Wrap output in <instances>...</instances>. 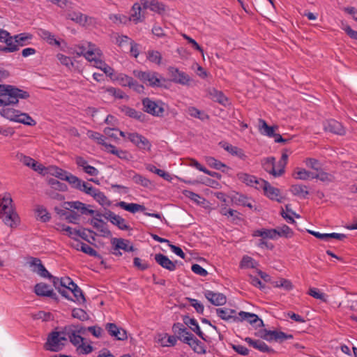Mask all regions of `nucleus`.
Segmentation results:
<instances>
[{
  "mask_svg": "<svg viewBox=\"0 0 357 357\" xmlns=\"http://www.w3.org/2000/svg\"><path fill=\"white\" fill-rule=\"evenodd\" d=\"M29 97L27 91L12 85L0 84V107H3L0 114L10 121L17 122L20 112L9 106L17 105L20 98L27 99Z\"/></svg>",
  "mask_w": 357,
  "mask_h": 357,
  "instance_id": "nucleus-1",
  "label": "nucleus"
},
{
  "mask_svg": "<svg viewBox=\"0 0 357 357\" xmlns=\"http://www.w3.org/2000/svg\"><path fill=\"white\" fill-rule=\"evenodd\" d=\"M13 199L10 194H5L0 202V217L3 222L10 227H15L19 224L20 218L12 206Z\"/></svg>",
  "mask_w": 357,
  "mask_h": 357,
  "instance_id": "nucleus-2",
  "label": "nucleus"
},
{
  "mask_svg": "<svg viewBox=\"0 0 357 357\" xmlns=\"http://www.w3.org/2000/svg\"><path fill=\"white\" fill-rule=\"evenodd\" d=\"M67 337L61 332L53 331L50 333L47 337V342L44 348L45 350L57 352L63 349L65 344L63 341H66Z\"/></svg>",
  "mask_w": 357,
  "mask_h": 357,
  "instance_id": "nucleus-3",
  "label": "nucleus"
},
{
  "mask_svg": "<svg viewBox=\"0 0 357 357\" xmlns=\"http://www.w3.org/2000/svg\"><path fill=\"white\" fill-rule=\"evenodd\" d=\"M144 112L154 116L161 117L163 116L165 104L161 100H153L149 98H144L142 100Z\"/></svg>",
  "mask_w": 357,
  "mask_h": 357,
  "instance_id": "nucleus-4",
  "label": "nucleus"
},
{
  "mask_svg": "<svg viewBox=\"0 0 357 357\" xmlns=\"http://www.w3.org/2000/svg\"><path fill=\"white\" fill-rule=\"evenodd\" d=\"M134 75L142 82L151 87L161 86V79L158 77L159 74L153 71L135 70Z\"/></svg>",
  "mask_w": 357,
  "mask_h": 357,
  "instance_id": "nucleus-5",
  "label": "nucleus"
},
{
  "mask_svg": "<svg viewBox=\"0 0 357 357\" xmlns=\"http://www.w3.org/2000/svg\"><path fill=\"white\" fill-rule=\"evenodd\" d=\"M27 263L31 268V271L41 278L52 277V274L46 269L39 258L31 257L29 258Z\"/></svg>",
  "mask_w": 357,
  "mask_h": 357,
  "instance_id": "nucleus-6",
  "label": "nucleus"
},
{
  "mask_svg": "<svg viewBox=\"0 0 357 357\" xmlns=\"http://www.w3.org/2000/svg\"><path fill=\"white\" fill-rule=\"evenodd\" d=\"M128 139L141 150L151 151V144L144 136L137 132L128 133Z\"/></svg>",
  "mask_w": 357,
  "mask_h": 357,
  "instance_id": "nucleus-7",
  "label": "nucleus"
},
{
  "mask_svg": "<svg viewBox=\"0 0 357 357\" xmlns=\"http://www.w3.org/2000/svg\"><path fill=\"white\" fill-rule=\"evenodd\" d=\"M168 71L172 77V80L174 83L181 85H189L191 82L190 77L185 73L179 70L177 68L170 66Z\"/></svg>",
  "mask_w": 357,
  "mask_h": 357,
  "instance_id": "nucleus-8",
  "label": "nucleus"
},
{
  "mask_svg": "<svg viewBox=\"0 0 357 357\" xmlns=\"http://www.w3.org/2000/svg\"><path fill=\"white\" fill-rule=\"evenodd\" d=\"M34 292L39 296L49 297L55 301L58 300L56 294L47 284L44 282L37 283L34 287Z\"/></svg>",
  "mask_w": 357,
  "mask_h": 357,
  "instance_id": "nucleus-9",
  "label": "nucleus"
},
{
  "mask_svg": "<svg viewBox=\"0 0 357 357\" xmlns=\"http://www.w3.org/2000/svg\"><path fill=\"white\" fill-rule=\"evenodd\" d=\"M238 315L239 317L234 318V321H242L246 320L250 324H256L257 327H261L264 326L263 321L259 319L256 314L241 311L238 313Z\"/></svg>",
  "mask_w": 357,
  "mask_h": 357,
  "instance_id": "nucleus-10",
  "label": "nucleus"
},
{
  "mask_svg": "<svg viewBox=\"0 0 357 357\" xmlns=\"http://www.w3.org/2000/svg\"><path fill=\"white\" fill-rule=\"evenodd\" d=\"M324 128L326 132H330L339 135H344L345 130L342 125L334 119H330L324 123Z\"/></svg>",
  "mask_w": 357,
  "mask_h": 357,
  "instance_id": "nucleus-11",
  "label": "nucleus"
},
{
  "mask_svg": "<svg viewBox=\"0 0 357 357\" xmlns=\"http://www.w3.org/2000/svg\"><path fill=\"white\" fill-rule=\"evenodd\" d=\"M154 259L160 266L169 271H174L176 268L178 261H172L166 255L161 253L155 254Z\"/></svg>",
  "mask_w": 357,
  "mask_h": 357,
  "instance_id": "nucleus-12",
  "label": "nucleus"
},
{
  "mask_svg": "<svg viewBox=\"0 0 357 357\" xmlns=\"http://www.w3.org/2000/svg\"><path fill=\"white\" fill-rule=\"evenodd\" d=\"M261 165L264 169L274 177H279L281 176L282 171H277L275 169V157H267L261 160Z\"/></svg>",
  "mask_w": 357,
  "mask_h": 357,
  "instance_id": "nucleus-13",
  "label": "nucleus"
},
{
  "mask_svg": "<svg viewBox=\"0 0 357 357\" xmlns=\"http://www.w3.org/2000/svg\"><path fill=\"white\" fill-rule=\"evenodd\" d=\"M204 296L211 304L215 306L223 305L227 302L226 296L222 293L206 290L204 292Z\"/></svg>",
  "mask_w": 357,
  "mask_h": 357,
  "instance_id": "nucleus-14",
  "label": "nucleus"
},
{
  "mask_svg": "<svg viewBox=\"0 0 357 357\" xmlns=\"http://www.w3.org/2000/svg\"><path fill=\"white\" fill-rule=\"evenodd\" d=\"M105 328L111 336L118 340H125L128 337L126 331L119 328L115 324L108 323L106 324Z\"/></svg>",
  "mask_w": 357,
  "mask_h": 357,
  "instance_id": "nucleus-15",
  "label": "nucleus"
},
{
  "mask_svg": "<svg viewBox=\"0 0 357 357\" xmlns=\"http://www.w3.org/2000/svg\"><path fill=\"white\" fill-rule=\"evenodd\" d=\"M183 343L188 344L197 354H203L206 353L204 344L196 338L192 333V335L189 336V338L186 337L183 339Z\"/></svg>",
  "mask_w": 357,
  "mask_h": 357,
  "instance_id": "nucleus-16",
  "label": "nucleus"
},
{
  "mask_svg": "<svg viewBox=\"0 0 357 357\" xmlns=\"http://www.w3.org/2000/svg\"><path fill=\"white\" fill-rule=\"evenodd\" d=\"M219 146L224 149L226 151L229 153L231 155L237 156L241 160H245L247 158L243 149L237 146H233L226 142H220L219 143Z\"/></svg>",
  "mask_w": 357,
  "mask_h": 357,
  "instance_id": "nucleus-17",
  "label": "nucleus"
},
{
  "mask_svg": "<svg viewBox=\"0 0 357 357\" xmlns=\"http://www.w3.org/2000/svg\"><path fill=\"white\" fill-rule=\"evenodd\" d=\"M121 112L125 115L136 119L140 122H144L146 119V115L140 111H137L134 108L126 105H122L119 107Z\"/></svg>",
  "mask_w": 357,
  "mask_h": 357,
  "instance_id": "nucleus-18",
  "label": "nucleus"
},
{
  "mask_svg": "<svg viewBox=\"0 0 357 357\" xmlns=\"http://www.w3.org/2000/svg\"><path fill=\"white\" fill-rule=\"evenodd\" d=\"M184 324L188 326L193 332H195L203 340H206V336L201 331L197 321L195 318H190L189 316L185 315L183 317Z\"/></svg>",
  "mask_w": 357,
  "mask_h": 357,
  "instance_id": "nucleus-19",
  "label": "nucleus"
},
{
  "mask_svg": "<svg viewBox=\"0 0 357 357\" xmlns=\"http://www.w3.org/2000/svg\"><path fill=\"white\" fill-rule=\"evenodd\" d=\"M112 243L115 250H123L125 252H133L135 250L129 240L114 238L112 240Z\"/></svg>",
  "mask_w": 357,
  "mask_h": 357,
  "instance_id": "nucleus-20",
  "label": "nucleus"
},
{
  "mask_svg": "<svg viewBox=\"0 0 357 357\" xmlns=\"http://www.w3.org/2000/svg\"><path fill=\"white\" fill-rule=\"evenodd\" d=\"M90 224L96 229L104 237H108L111 235V231L107 228V225L100 218H93Z\"/></svg>",
  "mask_w": 357,
  "mask_h": 357,
  "instance_id": "nucleus-21",
  "label": "nucleus"
},
{
  "mask_svg": "<svg viewBox=\"0 0 357 357\" xmlns=\"http://www.w3.org/2000/svg\"><path fill=\"white\" fill-rule=\"evenodd\" d=\"M19 159L24 165L31 167L36 172L42 173L45 169V167L43 165L38 164V162L34 159L29 156L21 154L19 156Z\"/></svg>",
  "mask_w": 357,
  "mask_h": 357,
  "instance_id": "nucleus-22",
  "label": "nucleus"
},
{
  "mask_svg": "<svg viewBox=\"0 0 357 357\" xmlns=\"http://www.w3.org/2000/svg\"><path fill=\"white\" fill-rule=\"evenodd\" d=\"M307 232L316 238L325 241H329L331 238H335L339 241H342L346 238V235L344 234H338V233H331V234H321L318 231H314L312 230H307Z\"/></svg>",
  "mask_w": 357,
  "mask_h": 357,
  "instance_id": "nucleus-23",
  "label": "nucleus"
},
{
  "mask_svg": "<svg viewBox=\"0 0 357 357\" xmlns=\"http://www.w3.org/2000/svg\"><path fill=\"white\" fill-rule=\"evenodd\" d=\"M261 183L266 185L264 193L265 195L272 200H275L279 202H281V196L280 194L279 189L273 187L268 181H261Z\"/></svg>",
  "mask_w": 357,
  "mask_h": 357,
  "instance_id": "nucleus-24",
  "label": "nucleus"
},
{
  "mask_svg": "<svg viewBox=\"0 0 357 357\" xmlns=\"http://www.w3.org/2000/svg\"><path fill=\"white\" fill-rule=\"evenodd\" d=\"M37 33L39 37L45 40L51 45H56L59 47L61 43L59 40L55 38V36L49 31L44 29H38Z\"/></svg>",
  "mask_w": 357,
  "mask_h": 357,
  "instance_id": "nucleus-25",
  "label": "nucleus"
},
{
  "mask_svg": "<svg viewBox=\"0 0 357 357\" xmlns=\"http://www.w3.org/2000/svg\"><path fill=\"white\" fill-rule=\"evenodd\" d=\"M116 206L132 213H135L139 211L144 212L146 210V207L144 205L136 203H126L123 201L118 202Z\"/></svg>",
  "mask_w": 357,
  "mask_h": 357,
  "instance_id": "nucleus-26",
  "label": "nucleus"
},
{
  "mask_svg": "<svg viewBox=\"0 0 357 357\" xmlns=\"http://www.w3.org/2000/svg\"><path fill=\"white\" fill-rule=\"evenodd\" d=\"M208 93L211 99L221 105H225L228 102V99L224 95V93L222 91L215 89V88H209L208 89Z\"/></svg>",
  "mask_w": 357,
  "mask_h": 357,
  "instance_id": "nucleus-27",
  "label": "nucleus"
},
{
  "mask_svg": "<svg viewBox=\"0 0 357 357\" xmlns=\"http://www.w3.org/2000/svg\"><path fill=\"white\" fill-rule=\"evenodd\" d=\"M6 44V46H0V51L2 52H15L19 50L17 44L15 42L14 36L10 35L3 42Z\"/></svg>",
  "mask_w": 357,
  "mask_h": 357,
  "instance_id": "nucleus-28",
  "label": "nucleus"
},
{
  "mask_svg": "<svg viewBox=\"0 0 357 357\" xmlns=\"http://www.w3.org/2000/svg\"><path fill=\"white\" fill-rule=\"evenodd\" d=\"M290 191L294 195L302 199L307 198L310 194L307 190V187L305 185H293L291 186Z\"/></svg>",
  "mask_w": 357,
  "mask_h": 357,
  "instance_id": "nucleus-29",
  "label": "nucleus"
},
{
  "mask_svg": "<svg viewBox=\"0 0 357 357\" xmlns=\"http://www.w3.org/2000/svg\"><path fill=\"white\" fill-rule=\"evenodd\" d=\"M172 331L175 335V337L183 342V333L190 335H192V333L188 331V329L184 326V325L181 323H175L172 326Z\"/></svg>",
  "mask_w": 357,
  "mask_h": 357,
  "instance_id": "nucleus-30",
  "label": "nucleus"
},
{
  "mask_svg": "<svg viewBox=\"0 0 357 357\" xmlns=\"http://www.w3.org/2000/svg\"><path fill=\"white\" fill-rule=\"evenodd\" d=\"M129 19L135 24L144 20V16L142 15V8L138 3H135L132 6V13L130 14Z\"/></svg>",
  "mask_w": 357,
  "mask_h": 357,
  "instance_id": "nucleus-31",
  "label": "nucleus"
},
{
  "mask_svg": "<svg viewBox=\"0 0 357 357\" xmlns=\"http://www.w3.org/2000/svg\"><path fill=\"white\" fill-rule=\"evenodd\" d=\"M55 211L58 214L61 216H63L66 220H67L69 222L75 223L76 221L79 219V215L75 213L74 211H66L63 209H60L58 208H55Z\"/></svg>",
  "mask_w": 357,
  "mask_h": 357,
  "instance_id": "nucleus-32",
  "label": "nucleus"
},
{
  "mask_svg": "<svg viewBox=\"0 0 357 357\" xmlns=\"http://www.w3.org/2000/svg\"><path fill=\"white\" fill-rule=\"evenodd\" d=\"M277 127L269 126L263 119L259 121V130L261 134L266 135L269 137H273L275 135V130Z\"/></svg>",
  "mask_w": 357,
  "mask_h": 357,
  "instance_id": "nucleus-33",
  "label": "nucleus"
},
{
  "mask_svg": "<svg viewBox=\"0 0 357 357\" xmlns=\"http://www.w3.org/2000/svg\"><path fill=\"white\" fill-rule=\"evenodd\" d=\"M66 18L82 25H85L88 20V17L80 12L68 13Z\"/></svg>",
  "mask_w": 357,
  "mask_h": 357,
  "instance_id": "nucleus-34",
  "label": "nucleus"
},
{
  "mask_svg": "<svg viewBox=\"0 0 357 357\" xmlns=\"http://www.w3.org/2000/svg\"><path fill=\"white\" fill-rule=\"evenodd\" d=\"M63 335H65L67 338L69 339L70 342L75 347H79L84 340V338L82 337L80 335L75 334L73 332L66 331L65 329H63L61 331Z\"/></svg>",
  "mask_w": 357,
  "mask_h": 357,
  "instance_id": "nucleus-35",
  "label": "nucleus"
},
{
  "mask_svg": "<svg viewBox=\"0 0 357 357\" xmlns=\"http://www.w3.org/2000/svg\"><path fill=\"white\" fill-rule=\"evenodd\" d=\"M17 47H22L30 44L33 36L29 33H22L14 36Z\"/></svg>",
  "mask_w": 357,
  "mask_h": 357,
  "instance_id": "nucleus-36",
  "label": "nucleus"
},
{
  "mask_svg": "<svg viewBox=\"0 0 357 357\" xmlns=\"http://www.w3.org/2000/svg\"><path fill=\"white\" fill-rule=\"evenodd\" d=\"M217 314L223 320L228 321L232 319L234 321L236 311L229 308H216Z\"/></svg>",
  "mask_w": 357,
  "mask_h": 357,
  "instance_id": "nucleus-37",
  "label": "nucleus"
},
{
  "mask_svg": "<svg viewBox=\"0 0 357 357\" xmlns=\"http://www.w3.org/2000/svg\"><path fill=\"white\" fill-rule=\"evenodd\" d=\"M276 231L275 232V239L278 237H285V238H291L293 236L292 229L287 225H283L282 227H278L274 229Z\"/></svg>",
  "mask_w": 357,
  "mask_h": 357,
  "instance_id": "nucleus-38",
  "label": "nucleus"
},
{
  "mask_svg": "<svg viewBox=\"0 0 357 357\" xmlns=\"http://www.w3.org/2000/svg\"><path fill=\"white\" fill-rule=\"evenodd\" d=\"M237 178L241 182L245 183L247 185L251 187L255 185V183L257 182V177L244 172H240L237 174Z\"/></svg>",
  "mask_w": 357,
  "mask_h": 357,
  "instance_id": "nucleus-39",
  "label": "nucleus"
},
{
  "mask_svg": "<svg viewBox=\"0 0 357 357\" xmlns=\"http://www.w3.org/2000/svg\"><path fill=\"white\" fill-rule=\"evenodd\" d=\"M275 232L276 231L274 229H258L254 231V236H260L263 238H270V239H275Z\"/></svg>",
  "mask_w": 357,
  "mask_h": 357,
  "instance_id": "nucleus-40",
  "label": "nucleus"
},
{
  "mask_svg": "<svg viewBox=\"0 0 357 357\" xmlns=\"http://www.w3.org/2000/svg\"><path fill=\"white\" fill-rule=\"evenodd\" d=\"M312 178H317L322 182L331 183L334 181L335 177L331 174L324 172L320 169L318 173L314 174V175L312 176Z\"/></svg>",
  "mask_w": 357,
  "mask_h": 357,
  "instance_id": "nucleus-41",
  "label": "nucleus"
},
{
  "mask_svg": "<svg viewBox=\"0 0 357 357\" xmlns=\"http://www.w3.org/2000/svg\"><path fill=\"white\" fill-rule=\"evenodd\" d=\"M312 175H314V173H312L311 172H309L303 168H296L294 173V176L296 179L304 181L312 178Z\"/></svg>",
  "mask_w": 357,
  "mask_h": 357,
  "instance_id": "nucleus-42",
  "label": "nucleus"
},
{
  "mask_svg": "<svg viewBox=\"0 0 357 357\" xmlns=\"http://www.w3.org/2000/svg\"><path fill=\"white\" fill-rule=\"evenodd\" d=\"M132 179L136 184L144 188H149L152 185L151 181L149 178L137 173H134Z\"/></svg>",
  "mask_w": 357,
  "mask_h": 357,
  "instance_id": "nucleus-43",
  "label": "nucleus"
},
{
  "mask_svg": "<svg viewBox=\"0 0 357 357\" xmlns=\"http://www.w3.org/2000/svg\"><path fill=\"white\" fill-rule=\"evenodd\" d=\"M46 278H48V279H50L52 281V282L54 287H55V289H57L58 291L63 297H65L67 299H70V297H69V295H68V293L67 290L64 289H61L60 281L61 280V278H59L53 276L52 275V277H47Z\"/></svg>",
  "mask_w": 357,
  "mask_h": 357,
  "instance_id": "nucleus-44",
  "label": "nucleus"
},
{
  "mask_svg": "<svg viewBox=\"0 0 357 357\" xmlns=\"http://www.w3.org/2000/svg\"><path fill=\"white\" fill-rule=\"evenodd\" d=\"M187 113L192 117L199 119L200 120L204 121V119H208V116L204 112L198 109L195 107H189L187 109Z\"/></svg>",
  "mask_w": 357,
  "mask_h": 357,
  "instance_id": "nucleus-45",
  "label": "nucleus"
},
{
  "mask_svg": "<svg viewBox=\"0 0 357 357\" xmlns=\"http://www.w3.org/2000/svg\"><path fill=\"white\" fill-rule=\"evenodd\" d=\"M64 181H68L71 185L72 188L77 190L81 189V185L84 181L70 173H68V176L64 178Z\"/></svg>",
  "mask_w": 357,
  "mask_h": 357,
  "instance_id": "nucleus-46",
  "label": "nucleus"
},
{
  "mask_svg": "<svg viewBox=\"0 0 357 357\" xmlns=\"http://www.w3.org/2000/svg\"><path fill=\"white\" fill-rule=\"evenodd\" d=\"M147 59L155 64H160L162 61V55L157 50H149L146 53Z\"/></svg>",
  "mask_w": 357,
  "mask_h": 357,
  "instance_id": "nucleus-47",
  "label": "nucleus"
},
{
  "mask_svg": "<svg viewBox=\"0 0 357 357\" xmlns=\"http://www.w3.org/2000/svg\"><path fill=\"white\" fill-rule=\"evenodd\" d=\"M111 223L116 226L121 230L126 231L130 229V226L126 223L125 219L119 215L115 216Z\"/></svg>",
  "mask_w": 357,
  "mask_h": 357,
  "instance_id": "nucleus-48",
  "label": "nucleus"
},
{
  "mask_svg": "<svg viewBox=\"0 0 357 357\" xmlns=\"http://www.w3.org/2000/svg\"><path fill=\"white\" fill-rule=\"evenodd\" d=\"M93 199L102 206H109L111 205V202L107 199L104 192H101L99 189L94 194Z\"/></svg>",
  "mask_w": 357,
  "mask_h": 357,
  "instance_id": "nucleus-49",
  "label": "nucleus"
},
{
  "mask_svg": "<svg viewBox=\"0 0 357 357\" xmlns=\"http://www.w3.org/2000/svg\"><path fill=\"white\" fill-rule=\"evenodd\" d=\"M17 122L31 126H35L36 124V121L33 119L28 114L23 113L21 112L20 115L18 116Z\"/></svg>",
  "mask_w": 357,
  "mask_h": 357,
  "instance_id": "nucleus-50",
  "label": "nucleus"
},
{
  "mask_svg": "<svg viewBox=\"0 0 357 357\" xmlns=\"http://www.w3.org/2000/svg\"><path fill=\"white\" fill-rule=\"evenodd\" d=\"M125 79H126V83L129 87L132 88L137 93L143 92L144 89L143 85L139 84L132 77L126 75Z\"/></svg>",
  "mask_w": 357,
  "mask_h": 357,
  "instance_id": "nucleus-51",
  "label": "nucleus"
},
{
  "mask_svg": "<svg viewBox=\"0 0 357 357\" xmlns=\"http://www.w3.org/2000/svg\"><path fill=\"white\" fill-rule=\"evenodd\" d=\"M36 213L39 219L43 222H47L50 220L49 213L43 206H38L36 209Z\"/></svg>",
  "mask_w": 357,
  "mask_h": 357,
  "instance_id": "nucleus-52",
  "label": "nucleus"
},
{
  "mask_svg": "<svg viewBox=\"0 0 357 357\" xmlns=\"http://www.w3.org/2000/svg\"><path fill=\"white\" fill-rule=\"evenodd\" d=\"M72 317L82 321L89 319V314L81 308H74L72 310Z\"/></svg>",
  "mask_w": 357,
  "mask_h": 357,
  "instance_id": "nucleus-53",
  "label": "nucleus"
},
{
  "mask_svg": "<svg viewBox=\"0 0 357 357\" xmlns=\"http://www.w3.org/2000/svg\"><path fill=\"white\" fill-rule=\"evenodd\" d=\"M272 337L271 340H280L283 341L284 340H290L293 338V335L291 334H287L282 331H272L271 332Z\"/></svg>",
  "mask_w": 357,
  "mask_h": 357,
  "instance_id": "nucleus-54",
  "label": "nucleus"
},
{
  "mask_svg": "<svg viewBox=\"0 0 357 357\" xmlns=\"http://www.w3.org/2000/svg\"><path fill=\"white\" fill-rule=\"evenodd\" d=\"M48 183L52 190L62 192L67 190V185L65 183L59 181L56 178H50L48 181Z\"/></svg>",
  "mask_w": 357,
  "mask_h": 357,
  "instance_id": "nucleus-55",
  "label": "nucleus"
},
{
  "mask_svg": "<svg viewBox=\"0 0 357 357\" xmlns=\"http://www.w3.org/2000/svg\"><path fill=\"white\" fill-rule=\"evenodd\" d=\"M150 10L158 14H162L165 11V6L157 0H151Z\"/></svg>",
  "mask_w": 357,
  "mask_h": 357,
  "instance_id": "nucleus-56",
  "label": "nucleus"
},
{
  "mask_svg": "<svg viewBox=\"0 0 357 357\" xmlns=\"http://www.w3.org/2000/svg\"><path fill=\"white\" fill-rule=\"evenodd\" d=\"M63 329H65L66 331L73 332L75 334L76 333V334L80 335H84L86 331H87L86 328H84V327L82 326L81 325H74V324H72L68 326H66Z\"/></svg>",
  "mask_w": 357,
  "mask_h": 357,
  "instance_id": "nucleus-57",
  "label": "nucleus"
},
{
  "mask_svg": "<svg viewBox=\"0 0 357 357\" xmlns=\"http://www.w3.org/2000/svg\"><path fill=\"white\" fill-rule=\"evenodd\" d=\"M207 162L209 164V165L212 167H213L215 169L221 170L222 172H225L224 168H228L226 165L222 163V162L215 159L213 157H210L207 159Z\"/></svg>",
  "mask_w": 357,
  "mask_h": 357,
  "instance_id": "nucleus-58",
  "label": "nucleus"
},
{
  "mask_svg": "<svg viewBox=\"0 0 357 357\" xmlns=\"http://www.w3.org/2000/svg\"><path fill=\"white\" fill-rule=\"evenodd\" d=\"M79 190L84 192L93 197L94 194L97 192L98 189L93 187L91 185H89L86 182L83 181L82 184L81 185V189H79Z\"/></svg>",
  "mask_w": 357,
  "mask_h": 357,
  "instance_id": "nucleus-59",
  "label": "nucleus"
},
{
  "mask_svg": "<svg viewBox=\"0 0 357 357\" xmlns=\"http://www.w3.org/2000/svg\"><path fill=\"white\" fill-rule=\"evenodd\" d=\"M88 45L89 50L84 54V57L89 61H93L96 58V55L99 54V53L95 51L94 45L91 44V43H89Z\"/></svg>",
  "mask_w": 357,
  "mask_h": 357,
  "instance_id": "nucleus-60",
  "label": "nucleus"
},
{
  "mask_svg": "<svg viewBox=\"0 0 357 357\" xmlns=\"http://www.w3.org/2000/svg\"><path fill=\"white\" fill-rule=\"evenodd\" d=\"M275 287H282L287 291L291 290L294 287V286L290 280H289L287 279H284V278H282L280 280L276 281Z\"/></svg>",
  "mask_w": 357,
  "mask_h": 357,
  "instance_id": "nucleus-61",
  "label": "nucleus"
},
{
  "mask_svg": "<svg viewBox=\"0 0 357 357\" xmlns=\"http://www.w3.org/2000/svg\"><path fill=\"white\" fill-rule=\"evenodd\" d=\"M107 91L112 96H114L116 98L123 99V98H128V96L126 95L124 92H123L119 89H116L114 87H109L107 89Z\"/></svg>",
  "mask_w": 357,
  "mask_h": 357,
  "instance_id": "nucleus-62",
  "label": "nucleus"
},
{
  "mask_svg": "<svg viewBox=\"0 0 357 357\" xmlns=\"http://www.w3.org/2000/svg\"><path fill=\"white\" fill-rule=\"evenodd\" d=\"M308 294L314 298L321 300L322 301H326L327 296L325 294L321 292L317 288H310L309 289Z\"/></svg>",
  "mask_w": 357,
  "mask_h": 357,
  "instance_id": "nucleus-63",
  "label": "nucleus"
},
{
  "mask_svg": "<svg viewBox=\"0 0 357 357\" xmlns=\"http://www.w3.org/2000/svg\"><path fill=\"white\" fill-rule=\"evenodd\" d=\"M255 261L249 256H244L240 263L242 268H248L255 267Z\"/></svg>",
  "mask_w": 357,
  "mask_h": 357,
  "instance_id": "nucleus-64",
  "label": "nucleus"
}]
</instances>
